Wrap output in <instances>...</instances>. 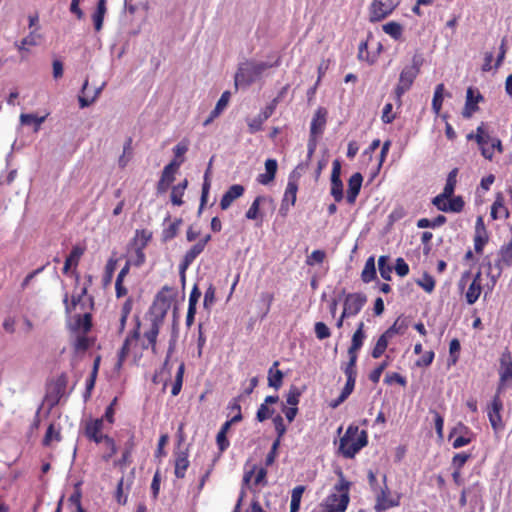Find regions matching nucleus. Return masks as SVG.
<instances>
[{
	"instance_id": "aec40b11",
	"label": "nucleus",
	"mask_w": 512,
	"mask_h": 512,
	"mask_svg": "<svg viewBox=\"0 0 512 512\" xmlns=\"http://www.w3.org/2000/svg\"><path fill=\"white\" fill-rule=\"evenodd\" d=\"M363 182V176L361 173H354L348 180V189L346 194V200L349 204H354L356 198L361 190Z\"/></svg>"
},
{
	"instance_id": "09e8293b",
	"label": "nucleus",
	"mask_w": 512,
	"mask_h": 512,
	"mask_svg": "<svg viewBox=\"0 0 512 512\" xmlns=\"http://www.w3.org/2000/svg\"><path fill=\"white\" fill-rule=\"evenodd\" d=\"M46 116H37L35 114H25L22 113L20 115V122L23 125H35L34 131L37 132L41 126V124L45 121Z\"/></svg>"
},
{
	"instance_id": "a878e982",
	"label": "nucleus",
	"mask_w": 512,
	"mask_h": 512,
	"mask_svg": "<svg viewBox=\"0 0 512 512\" xmlns=\"http://www.w3.org/2000/svg\"><path fill=\"white\" fill-rule=\"evenodd\" d=\"M277 161L275 159H267L265 161V173L259 174L257 181L262 185H267L275 179L277 172Z\"/></svg>"
},
{
	"instance_id": "423d86ee",
	"label": "nucleus",
	"mask_w": 512,
	"mask_h": 512,
	"mask_svg": "<svg viewBox=\"0 0 512 512\" xmlns=\"http://www.w3.org/2000/svg\"><path fill=\"white\" fill-rule=\"evenodd\" d=\"M104 423L103 418L90 419L85 422L84 436L96 444L110 443L112 444V437L103 433Z\"/></svg>"
},
{
	"instance_id": "6e6552de",
	"label": "nucleus",
	"mask_w": 512,
	"mask_h": 512,
	"mask_svg": "<svg viewBox=\"0 0 512 512\" xmlns=\"http://www.w3.org/2000/svg\"><path fill=\"white\" fill-rule=\"evenodd\" d=\"M501 392L497 389L496 394L493 396L490 405L487 408V415L492 429L499 432L504 428V423L501 416L503 409V402L500 398Z\"/></svg>"
},
{
	"instance_id": "69168bd1",
	"label": "nucleus",
	"mask_w": 512,
	"mask_h": 512,
	"mask_svg": "<svg viewBox=\"0 0 512 512\" xmlns=\"http://www.w3.org/2000/svg\"><path fill=\"white\" fill-rule=\"evenodd\" d=\"M314 331L317 339L319 340H324L331 336V331L324 322H316L314 325Z\"/></svg>"
},
{
	"instance_id": "72a5a7b5",
	"label": "nucleus",
	"mask_w": 512,
	"mask_h": 512,
	"mask_svg": "<svg viewBox=\"0 0 512 512\" xmlns=\"http://www.w3.org/2000/svg\"><path fill=\"white\" fill-rule=\"evenodd\" d=\"M188 186V180L184 179L181 183L175 185L171 189L170 199L173 205L181 206L183 205V196L185 190Z\"/></svg>"
},
{
	"instance_id": "ea45409f",
	"label": "nucleus",
	"mask_w": 512,
	"mask_h": 512,
	"mask_svg": "<svg viewBox=\"0 0 512 512\" xmlns=\"http://www.w3.org/2000/svg\"><path fill=\"white\" fill-rule=\"evenodd\" d=\"M376 277V268H375V259L373 256H370L364 265V268L361 273V279L365 283H369L374 280Z\"/></svg>"
},
{
	"instance_id": "f8f14e48",
	"label": "nucleus",
	"mask_w": 512,
	"mask_h": 512,
	"mask_svg": "<svg viewBox=\"0 0 512 512\" xmlns=\"http://www.w3.org/2000/svg\"><path fill=\"white\" fill-rule=\"evenodd\" d=\"M499 384L497 389L502 392L506 382L512 379V355L508 348H506L499 359Z\"/></svg>"
},
{
	"instance_id": "0eeeda50",
	"label": "nucleus",
	"mask_w": 512,
	"mask_h": 512,
	"mask_svg": "<svg viewBox=\"0 0 512 512\" xmlns=\"http://www.w3.org/2000/svg\"><path fill=\"white\" fill-rule=\"evenodd\" d=\"M211 240V235H206L202 239H200L197 243H195L183 256V259L179 265V272L181 276V280L185 282V273L189 266L194 262V260L204 251L207 243Z\"/></svg>"
},
{
	"instance_id": "603ef678",
	"label": "nucleus",
	"mask_w": 512,
	"mask_h": 512,
	"mask_svg": "<svg viewBox=\"0 0 512 512\" xmlns=\"http://www.w3.org/2000/svg\"><path fill=\"white\" fill-rule=\"evenodd\" d=\"M388 256H380L378 259V268L380 275L385 280H391L392 266L388 264Z\"/></svg>"
},
{
	"instance_id": "bf43d9fd",
	"label": "nucleus",
	"mask_w": 512,
	"mask_h": 512,
	"mask_svg": "<svg viewBox=\"0 0 512 512\" xmlns=\"http://www.w3.org/2000/svg\"><path fill=\"white\" fill-rule=\"evenodd\" d=\"M128 260L135 267L142 266L146 261V255L143 250L133 248V252L130 254Z\"/></svg>"
},
{
	"instance_id": "4468645a",
	"label": "nucleus",
	"mask_w": 512,
	"mask_h": 512,
	"mask_svg": "<svg viewBox=\"0 0 512 512\" xmlns=\"http://www.w3.org/2000/svg\"><path fill=\"white\" fill-rule=\"evenodd\" d=\"M341 163L338 159L333 161L331 173V195L336 202H341L343 199V183L340 178Z\"/></svg>"
},
{
	"instance_id": "ddd939ff",
	"label": "nucleus",
	"mask_w": 512,
	"mask_h": 512,
	"mask_svg": "<svg viewBox=\"0 0 512 512\" xmlns=\"http://www.w3.org/2000/svg\"><path fill=\"white\" fill-rule=\"evenodd\" d=\"M297 191L298 184L296 180L290 176L279 209L281 215L286 216L290 207L295 205Z\"/></svg>"
},
{
	"instance_id": "2f4dec72",
	"label": "nucleus",
	"mask_w": 512,
	"mask_h": 512,
	"mask_svg": "<svg viewBox=\"0 0 512 512\" xmlns=\"http://www.w3.org/2000/svg\"><path fill=\"white\" fill-rule=\"evenodd\" d=\"M183 162L184 159L172 160L164 167L160 179L173 183L175 180V175Z\"/></svg>"
},
{
	"instance_id": "6ab92c4d",
	"label": "nucleus",
	"mask_w": 512,
	"mask_h": 512,
	"mask_svg": "<svg viewBox=\"0 0 512 512\" xmlns=\"http://www.w3.org/2000/svg\"><path fill=\"white\" fill-rule=\"evenodd\" d=\"M245 192L244 186L240 184H234L224 193L220 200V208L227 210L231 204L238 198H240Z\"/></svg>"
},
{
	"instance_id": "c85d7f7f",
	"label": "nucleus",
	"mask_w": 512,
	"mask_h": 512,
	"mask_svg": "<svg viewBox=\"0 0 512 512\" xmlns=\"http://www.w3.org/2000/svg\"><path fill=\"white\" fill-rule=\"evenodd\" d=\"M490 214L493 219H507L509 217V211L504 205V197L501 193L497 194L491 206Z\"/></svg>"
},
{
	"instance_id": "393cba45",
	"label": "nucleus",
	"mask_w": 512,
	"mask_h": 512,
	"mask_svg": "<svg viewBox=\"0 0 512 512\" xmlns=\"http://www.w3.org/2000/svg\"><path fill=\"white\" fill-rule=\"evenodd\" d=\"M152 232L148 229H137L135 235L130 242L132 248L143 250L147 247L152 239Z\"/></svg>"
},
{
	"instance_id": "c9c22d12",
	"label": "nucleus",
	"mask_w": 512,
	"mask_h": 512,
	"mask_svg": "<svg viewBox=\"0 0 512 512\" xmlns=\"http://www.w3.org/2000/svg\"><path fill=\"white\" fill-rule=\"evenodd\" d=\"M278 365L279 362L275 361L268 371V385L276 390L282 386L284 377L282 371L278 369L274 370Z\"/></svg>"
},
{
	"instance_id": "f03ea898",
	"label": "nucleus",
	"mask_w": 512,
	"mask_h": 512,
	"mask_svg": "<svg viewBox=\"0 0 512 512\" xmlns=\"http://www.w3.org/2000/svg\"><path fill=\"white\" fill-rule=\"evenodd\" d=\"M279 58L272 64L268 62L246 61L239 65L235 74V85L241 87H249L258 80L265 70L279 66Z\"/></svg>"
},
{
	"instance_id": "3c124183",
	"label": "nucleus",
	"mask_w": 512,
	"mask_h": 512,
	"mask_svg": "<svg viewBox=\"0 0 512 512\" xmlns=\"http://www.w3.org/2000/svg\"><path fill=\"white\" fill-rule=\"evenodd\" d=\"M416 283L427 293H432L436 284L434 278L427 272H424L421 279H418Z\"/></svg>"
},
{
	"instance_id": "5fc2aeb1",
	"label": "nucleus",
	"mask_w": 512,
	"mask_h": 512,
	"mask_svg": "<svg viewBox=\"0 0 512 512\" xmlns=\"http://www.w3.org/2000/svg\"><path fill=\"white\" fill-rule=\"evenodd\" d=\"M461 345L458 339H452L449 344V365H455L459 359Z\"/></svg>"
},
{
	"instance_id": "338daca9",
	"label": "nucleus",
	"mask_w": 512,
	"mask_h": 512,
	"mask_svg": "<svg viewBox=\"0 0 512 512\" xmlns=\"http://www.w3.org/2000/svg\"><path fill=\"white\" fill-rule=\"evenodd\" d=\"M273 414H274V409L269 408L268 405L262 403L257 410L256 419L259 422H264L265 420L271 418Z\"/></svg>"
},
{
	"instance_id": "052dcab7",
	"label": "nucleus",
	"mask_w": 512,
	"mask_h": 512,
	"mask_svg": "<svg viewBox=\"0 0 512 512\" xmlns=\"http://www.w3.org/2000/svg\"><path fill=\"white\" fill-rule=\"evenodd\" d=\"M265 121H266V119H264L260 113L258 116L254 117L252 119H249L247 121L249 133L255 134L256 132L261 131L263 128V123Z\"/></svg>"
},
{
	"instance_id": "f257e3e1",
	"label": "nucleus",
	"mask_w": 512,
	"mask_h": 512,
	"mask_svg": "<svg viewBox=\"0 0 512 512\" xmlns=\"http://www.w3.org/2000/svg\"><path fill=\"white\" fill-rule=\"evenodd\" d=\"M335 473L339 479L332 493L325 500L323 512H345L350 501L349 492L352 483L345 478L340 468Z\"/></svg>"
},
{
	"instance_id": "bb28decb",
	"label": "nucleus",
	"mask_w": 512,
	"mask_h": 512,
	"mask_svg": "<svg viewBox=\"0 0 512 512\" xmlns=\"http://www.w3.org/2000/svg\"><path fill=\"white\" fill-rule=\"evenodd\" d=\"M230 96L231 94L229 91H225L222 93L221 97L216 103L215 108L210 112L209 117L204 121V126L209 125L211 122H213L215 118H217L223 112V110L227 107L229 103Z\"/></svg>"
},
{
	"instance_id": "58836bf2",
	"label": "nucleus",
	"mask_w": 512,
	"mask_h": 512,
	"mask_svg": "<svg viewBox=\"0 0 512 512\" xmlns=\"http://www.w3.org/2000/svg\"><path fill=\"white\" fill-rule=\"evenodd\" d=\"M106 11V0H98L96 10L92 16L96 31H100L102 29Z\"/></svg>"
},
{
	"instance_id": "a19ab883",
	"label": "nucleus",
	"mask_w": 512,
	"mask_h": 512,
	"mask_svg": "<svg viewBox=\"0 0 512 512\" xmlns=\"http://www.w3.org/2000/svg\"><path fill=\"white\" fill-rule=\"evenodd\" d=\"M181 224L182 219L178 218L165 227L162 231V241L167 242L174 239L178 235Z\"/></svg>"
},
{
	"instance_id": "e2e57ef3",
	"label": "nucleus",
	"mask_w": 512,
	"mask_h": 512,
	"mask_svg": "<svg viewBox=\"0 0 512 512\" xmlns=\"http://www.w3.org/2000/svg\"><path fill=\"white\" fill-rule=\"evenodd\" d=\"M300 396V390L296 386H291L286 396L287 405L297 407L300 401Z\"/></svg>"
},
{
	"instance_id": "2eb2a0df",
	"label": "nucleus",
	"mask_w": 512,
	"mask_h": 512,
	"mask_svg": "<svg viewBox=\"0 0 512 512\" xmlns=\"http://www.w3.org/2000/svg\"><path fill=\"white\" fill-rule=\"evenodd\" d=\"M140 337V322L137 320L136 327L129 333L126 339L123 342L122 347L118 352V360L115 364V368L120 370L129 355L130 352V344L133 341H137Z\"/></svg>"
},
{
	"instance_id": "7c9ffc66",
	"label": "nucleus",
	"mask_w": 512,
	"mask_h": 512,
	"mask_svg": "<svg viewBox=\"0 0 512 512\" xmlns=\"http://www.w3.org/2000/svg\"><path fill=\"white\" fill-rule=\"evenodd\" d=\"M256 472V476L254 479V485L255 486H266L267 485V470L264 467L257 468V466H253V469L250 471L245 472L244 474V482H249L251 480L252 475Z\"/></svg>"
},
{
	"instance_id": "37998d69",
	"label": "nucleus",
	"mask_w": 512,
	"mask_h": 512,
	"mask_svg": "<svg viewBox=\"0 0 512 512\" xmlns=\"http://www.w3.org/2000/svg\"><path fill=\"white\" fill-rule=\"evenodd\" d=\"M444 91L445 86L443 83H440L436 86L433 99H432V109L436 115H438L441 111L443 99H444Z\"/></svg>"
},
{
	"instance_id": "e433bc0d",
	"label": "nucleus",
	"mask_w": 512,
	"mask_h": 512,
	"mask_svg": "<svg viewBox=\"0 0 512 512\" xmlns=\"http://www.w3.org/2000/svg\"><path fill=\"white\" fill-rule=\"evenodd\" d=\"M132 307L133 300L131 298H127L121 307L120 318L117 325L118 334H122L125 330L126 321L132 311Z\"/></svg>"
},
{
	"instance_id": "1a4fd4ad",
	"label": "nucleus",
	"mask_w": 512,
	"mask_h": 512,
	"mask_svg": "<svg viewBox=\"0 0 512 512\" xmlns=\"http://www.w3.org/2000/svg\"><path fill=\"white\" fill-rule=\"evenodd\" d=\"M397 7L393 0H373L369 8L370 22H379L389 16Z\"/></svg>"
},
{
	"instance_id": "c03bdc74",
	"label": "nucleus",
	"mask_w": 512,
	"mask_h": 512,
	"mask_svg": "<svg viewBox=\"0 0 512 512\" xmlns=\"http://www.w3.org/2000/svg\"><path fill=\"white\" fill-rule=\"evenodd\" d=\"M75 328L82 330L83 334H87L92 328V315L90 313L77 315L75 318Z\"/></svg>"
},
{
	"instance_id": "b1692460",
	"label": "nucleus",
	"mask_w": 512,
	"mask_h": 512,
	"mask_svg": "<svg viewBox=\"0 0 512 512\" xmlns=\"http://www.w3.org/2000/svg\"><path fill=\"white\" fill-rule=\"evenodd\" d=\"M190 465L187 451H180L175 454L174 474L176 478L183 479Z\"/></svg>"
},
{
	"instance_id": "de8ad7c7",
	"label": "nucleus",
	"mask_w": 512,
	"mask_h": 512,
	"mask_svg": "<svg viewBox=\"0 0 512 512\" xmlns=\"http://www.w3.org/2000/svg\"><path fill=\"white\" fill-rule=\"evenodd\" d=\"M383 31L392 37L394 40H399L402 37L403 27L395 21L388 22L383 25Z\"/></svg>"
},
{
	"instance_id": "412c9836",
	"label": "nucleus",
	"mask_w": 512,
	"mask_h": 512,
	"mask_svg": "<svg viewBox=\"0 0 512 512\" xmlns=\"http://www.w3.org/2000/svg\"><path fill=\"white\" fill-rule=\"evenodd\" d=\"M364 327V322L361 321L358 323L357 329L352 335L351 345L348 348V355L358 356V351L362 348L364 340L366 339Z\"/></svg>"
},
{
	"instance_id": "f3484780",
	"label": "nucleus",
	"mask_w": 512,
	"mask_h": 512,
	"mask_svg": "<svg viewBox=\"0 0 512 512\" xmlns=\"http://www.w3.org/2000/svg\"><path fill=\"white\" fill-rule=\"evenodd\" d=\"M484 289L483 278L481 271H478L465 292V300L469 305L474 304L480 297Z\"/></svg>"
},
{
	"instance_id": "5701e85b",
	"label": "nucleus",
	"mask_w": 512,
	"mask_h": 512,
	"mask_svg": "<svg viewBox=\"0 0 512 512\" xmlns=\"http://www.w3.org/2000/svg\"><path fill=\"white\" fill-rule=\"evenodd\" d=\"M85 250H86L85 246H81V245L73 246L71 252L66 257L65 262H64V266L62 269V272L64 274H67L72 266H74L75 268L78 266L81 257L85 253Z\"/></svg>"
},
{
	"instance_id": "a211bd4d",
	"label": "nucleus",
	"mask_w": 512,
	"mask_h": 512,
	"mask_svg": "<svg viewBox=\"0 0 512 512\" xmlns=\"http://www.w3.org/2000/svg\"><path fill=\"white\" fill-rule=\"evenodd\" d=\"M483 100V96L477 92L476 95H474V90L472 88L467 89L466 93V102L464 109L462 111V116L466 119H469L472 117V115L478 111V103Z\"/></svg>"
},
{
	"instance_id": "9b49d317",
	"label": "nucleus",
	"mask_w": 512,
	"mask_h": 512,
	"mask_svg": "<svg viewBox=\"0 0 512 512\" xmlns=\"http://www.w3.org/2000/svg\"><path fill=\"white\" fill-rule=\"evenodd\" d=\"M475 139L481 149V154L488 160H492L495 150L498 153L503 152L502 142L498 138H493L490 135H477Z\"/></svg>"
},
{
	"instance_id": "680f3d73",
	"label": "nucleus",
	"mask_w": 512,
	"mask_h": 512,
	"mask_svg": "<svg viewBox=\"0 0 512 512\" xmlns=\"http://www.w3.org/2000/svg\"><path fill=\"white\" fill-rule=\"evenodd\" d=\"M263 201V197L258 196L254 199L251 206L246 212V218L249 220H255L258 218L259 211H260V203Z\"/></svg>"
},
{
	"instance_id": "39448f33",
	"label": "nucleus",
	"mask_w": 512,
	"mask_h": 512,
	"mask_svg": "<svg viewBox=\"0 0 512 512\" xmlns=\"http://www.w3.org/2000/svg\"><path fill=\"white\" fill-rule=\"evenodd\" d=\"M375 510L385 511L393 507H397L400 505V500L402 495L400 493H392L387 485V476L383 475V486L379 487L377 491H375Z\"/></svg>"
},
{
	"instance_id": "473e14b6",
	"label": "nucleus",
	"mask_w": 512,
	"mask_h": 512,
	"mask_svg": "<svg viewBox=\"0 0 512 512\" xmlns=\"http://www.w3.org/2000/svg\"><path fill=\"white\" fill-rule=\"evenodd\" d=\"M61 440H62V435H61L60 425H58L56 427L54 423H51L48 426L46 433L44 435V438L42 440L43 446L49 447V446H51L53 441L60 442Z\"/></svg>"
},
{
	"instance_id": "4be33fe9",
	"label": "nucleus",
	"mask_w": 512,
	"mask_h": 512,
	"mask_svg": "<svg viewBox=\"0 0 512 512\" xmlns=\"http://www.w3.org/2000/svg\"><path fill=\"white\" fill-rule=\"evenodd\" d=\"M172 299L173 288L166 285L157 293L155 297V305L161 309L163 314H165L170 308Z\"/></svg>"
},
{
	"instance_id": "0e129e2a",
	"label": "nucleus",
	"mask_w": 512,
	"mask_h": 512,
	"mask_svg": "<svg viewBox=\"0 0 512 512\" xmlns=\"http://www.w3.org/2000/svg\"><path fill=\"white\" fill-rule=\"evenodd\" d=\"M396 113L393 112V104L386 103L382 109L381 120L384 124H390L396 119Z\"/></svg>"
},
{
	"instance_id": "79ce46f5",
	"label": "nucleus",
	"mask_w": 512,
	"mask_h": 512,
	"mask_svg": "<svg viewBox=\"0 0 512 512\" xmlns=\"http://www.w3.org/2000/svg\"><path fill=\"white\" fill-rule=\"evenodd\" d=\"M184 373H185V363L180 362V364L177 368V371H176L174 381L172 383V389H171L172 396H177L181 392L182 385H183Z\"/></svg>"
},
{
	"instance_id": "774afa93",
	"label": "nucleus",
	"mask_w": 512,
	"mask_h": 512,
	"mask_svg": "<svg viewBox=\"0 0 512 512\" xmlns=\"http://www.w3.org/2000/svg\"><path fill=\"white\" fill-rule=\"evenodd\" d=\"M326 257L325 251L323 250H314L309 256H307L306 264L308 266H313L315 264H321Z\"/></svg>"
},
{
	"instance_id": "f704fd0d",
	"label": "nucleus",
	"mask_w": 512,
	"mask_h": 512,
	"mask_svg": "<svg viewBox=\"0 0 512 512\" xmlns=\"http://www.w3.org/2000/svg\"><path fill=\"white\" fill-rule=\"evenodd\" d=\"M41 35L37 33V29L31 31L29 35H27L25 38H23L19 43L16 42L15 45L19 52H26L28 51L27 46H36L39 44L41 40Z\"/></svg>"
},
{
	"instance_id": "c756f323",
	"label": "nucleus",
	"mask_w": 512,
	"mask_h": 512,
	"mask_svg": "<svg viewBox=\"0 0 512 512\" xmlns=\"http://www.w3.org/2000/svg\"><path fill=\"white\" fill-rule=\"evenodd\" d=\"M410 325L407 317L399 316L394 323L384 332L392 339L395 335H403Z\"/></svg>"
},
{
	"instance_id": "20e7f679",
	"label": "nucleus",
	"mask_w": 512,
	"mask_h": 512,
	"mask_svg": "<svg viewBox=\"0 0 512 512\" xmlns=\"http://www.w3.org/2000/svg\"><path fill=\"white\" fill-rule=\"evenodd\" d=\"M421 65L422 59L418 56H414L412 59V64L402 69L398 84L394 90L395 101L398 107L402 105V96L411 88L414 80L419 74Z\"/></svg>"
},
{
	"instance_id": "9d476101",
	"label": "nucleus",
	"mask_w": 512,
	"mask_h": 512,
	"mask_svg": "<svg viewBox=\"0 0 512 512\" xmlns=\"http://www.w3.org/2000/svg\"><path fill=\"white\" fill-rule=\"evenodd\" d=\"M367 302L363 293H349L343 303L342 318L356 316Z\"/></svg>"
},
{
	"instance_id": "4c0bfd02",
	"label": "nucleus",
	"mask_w": 512,
	"mask_h": 512,
	"mask_svg": "<svg viewBox=\"0 0 512 512\" xmlns=\"http://www.w3.org/2000/svg\"><path fill=\"white\" fill-rule=\"evenodd\" d=\"M391 340L390 336L383 332L380 337L377 339L372 351L371 356L374 359L380 358L384 352L386 351L389 341Z\"/></svg>"
},
{
	"instance_id": "dca6fc26",
	"label": "nucleus",
	"mask_w": 512,
	"mask_h": 512,
	"mask_svg": "<svg viewBox=\"0 0 512 512\" xmlns=\"http://www.w3.org/2000/svg\"><path fill=\"white\" fill-rule=\"evenodd\" d=\"M328 111L325 107H318L310 124V137L318 138L323 134L327 123Z\"/></svg>"
},
{
	"instance_id": "cd10ccee",
	"label": "nucleus",
	"mask_w": 512,
	"mask_h": 512,
	"mask_svg": "<svg viewBox=\"0 0 512 512\" xmlns=\"http://www.w3.org/2000/svg\"><path fill=\"white\" fill-rule=\"evenodd\" d=\"M134 447H135L134 436L131 435L129 440L125 443L121 458L116 460L114 462V465L119 468H126L129 464H131V462H132L131 456H132Z\"/></svg>"
},
{
	"instance_id": "4d7b16f0",
	"label": "nucleus",
	"mask_w": 512,
	"mask_h": 512,
	"mask_svg": "<svg viewBox=\"0 0 512 512\" xmlns=\"http://www.w3.org/2000/svg\"><path fill=\"white\" fill-rule=\"evenodd\" d=\"M465 202L461 196L450 197L448 199L447 209L448 212L459 213L463 210Z\"/></svg>"
},
{
	"instance_id": "864d4df0",
	"label": "nucleus",
	"mask_w": 512,
	"mask_h": 512,
	"mask_svg": "<svg viewBox=\"0 0 512 512\" xmlns=\"http://www.w3.org/2000/svg\"><path fill=\"white\" fill-rule=\"evenodd\" d=\"M348 356H349V361L343 367V371H344L347 379L356 380V377H357L356 363H357L358 356H354V355H348Z\"/></svg>"
},
{
	"instance_id": "13d9d810",
	"label": "nucleus",
	"mask_w": 512,
	"mask_h": 512,
	"mask_svg": "<svg viewBox=\"0 0 512 512\" xmlns=\"http://www.w3.org/2000/svg\"><path fill=\"white\" fill-rule=\"evenodd\" d=\"M91 345V339L85 334L78 336L73 344L76 352H85L90 348Z\"/></svg>"
},
{
	"instance_id": "8fccbe9b",
	"label": "nucleus",
	"mask_w": 512,
	"mask_h": 512,
	"mask_svg": "<svg viewBox=\"0 0 512 512\" xmlns=\"http://www.w3.org/2000/svg\"><path fill=\"white\" fill-rule=\"evenodd\" d=\"M160 326L157 321H153L148 331L144 333V337L148 341V346H151L153 350L156 347V341L159 334Z\"/></svg>"
},
{
	"instance_id": "a18cd8bd",
	"label": "nucleus",
	"mask_w": 512,
	"mask_h": 512,
	"mask_svg": "<svg viewBox=\"0 0 512 512\" xmlns=\"http://www.w3.org/2000/svg\"><path fill=\"white\" fill-rule=\"evenodd\" d=\"M457 174H458L457 168H454L453 170H451L449 172L447 179H446V184L442 191L443 196H449V197L453 196L454 190L456 187V183H457Z\"/></svg>"
},
{
	"instance_id": "6e6d98bb",
	"label": "nucleus",
	"mask_w": 512,
	"mask_h": 512,
	"mask_svg": "<svg viewBox=\"0 0 512 512\" xmlns=\"http://www.w3.org/2000/svg\"><path fill=\"white\" fill-rule=\"evenodd\" d=\"M87 293V289L86 288H83L82 291H81V294L75 296L73 295L72 298H71V302L69 303L68 301V295L66 294L65 297H64V304H65V309H66V312L67 313H71L73 310H75L76 306L79 304V302L81 301L82 297Z\"/></svg>"
},
{
	"instance_id": "7ed1b4c3",
	"label": "nucleus",
	"mask_w": 512,
	"mask_h": 512,
	"mask_svg": "<svg viewBox=\"0 0 512 512\" xmlns=\"http://www.w3.org/2000/svg\"><path fill=\"white\" fill-rule=\"evenodd\" d=\"M368 443V434L358 426L350 425L340 439L339 452L345 458H353Z\"/></svg>"
},
{
	"instance_id": "49530a36",
	"label": "nucleus",
	"mask_w": 512,
	"mask_h": 512,
	"mask_svg": "<svg viewBox=\"0 0 512 512\" xmlns=\"http://www.w3.org/2000/svg\"><path fill=\"white\" fill-rule=\"evenodd\" d=\"M305 491V486L298 485L293 488L291 493L290 512H298L300 509V503L302 495Z\"/></svg>"
}]
</instances>
